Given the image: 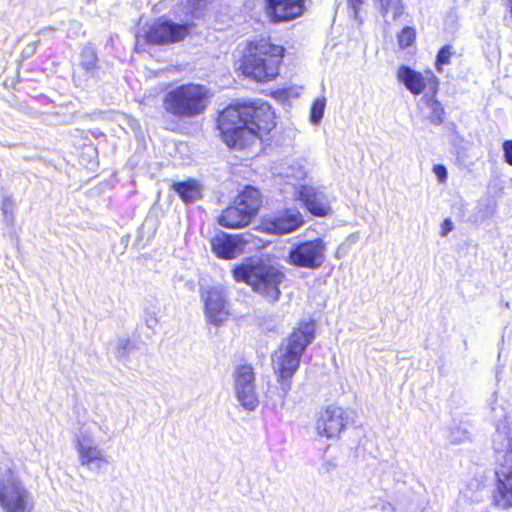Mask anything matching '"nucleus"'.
Segmentation results:
<instances>
[{"label": "nucleus", "mask_w": 512, "mask_h": 512, "mask_svg": "<svg viewBox=\"0 0 512 512\" xmlns=\"http://www.w3.org/2000/svg\"><path fill=\"white\" fill-rule=\"evenodd\" d=\"M275 125V113L266 102L230 105L217 119L223 141L235 149L248 148L262 140Z\"/></svg>", "instance_id": "nucleus-1"}, {"label": "nucleus", "mask_w": 512, "mask_h": 512, "mask_svg": "<svg viewBox=\"0 0 512 512\" xmlns=\"http://www.w3.org/2000/svg\"><path fill=\"white\" fill-rule=\"evenodd\" d=\"M315 326L313 322H302L287 338L273 355L272 362L275 373L278 375L279 387L276 388V398L273 399V389L267 391L274 407L283 406L285 397L291 389V378L297 371L301 357L306 347L313 341Z\"/></svg>", "instance_id": "nucleus-2"}, {"label": "nucleus", "mask_w": 512, "mask_h": 512, "mask_svg": "<svg viewBox=\"0 0 512 512\" xmlns=\"http://www.w3.org/2000/svg\"><path fill=\"white\" fill-rule=\"evenodd\" d=\"M232 274L237 282H245L252 290L269 303L279 301L280 285L285 280L284 272L261 260H249L233 268Z\"/></svg>", "instance_id": "nucleus-3"}, {"label": "nucleus", "mask_w": 512, "mask_h": 512, "mask_svg": "<svg viewBox=\"0 0 512 512\" xmlns=\"http://www.w3.org/2000/svg\"><path fill=\"white\" fill-rule=\"evenodd\" d=\"M284 56V48L272 44L268 39L248 43L242 58V73L257 81L265 82L274 79L279 73V65Z\"/></svg>", "instance_id": "nucleus-4"}, {"label": "nucleus", "mask_w": 512, "mask_h": 512, "mask_svg": "<svg viewBox=\"0 0 512 512\" xmlns=\"http://www.w3.org/2000/svg\"><path fill=\"white\" fill-rule=\"evenodd\" d=\"M493 444L495 452L502 454L504 461L496 471L497 484L493 500L496 506L508 509L512 507V422L506 416L496 424Z\"/></svg>", "instance_id": "nucleus-5"}, {"label": "nucleus", "mask_w": 512, "mask_h": 512, "mask_svg": "<svg viewBox=\"0 0 512 512\" xmlns=\"http://www.w3.org/2000/svg\"><path fill=\"white\" fill-rule=\"evenodd\" d=\"M208 89L199 84H183L169 92L163 99V107L178 118H192L204 112L208 102Z\"/></svg>", "instance_id": "nucleus-6"}, {"label": "nucleus", "mask_w": 512, "mask_h": 512, "mask_svg": "<svg viewBox=\"0 0 512 512\" xmlns=\"http://www.w3.org/2000/svg\"><path fill=\"white\" fill-rule=\"evenodd\" d=\"M260 207V193L247 186L236 198L233 205L224 209L218 217L219 225L228 229L247 226Z\"/></svg>", "instance_id": "nucleus-7"}, {"label": "nucleus", "mask_w": 512, "mask_h": 512, "mask_svg": "<svg viewBox=\"0 0 512 512\" xmlns=\"http://www.w3.org/2000/svg\"><path fill=\"white\" fill-rule=\"evenodd\" d=\"M0 506L4 512H30L33 507L30 492L11 469L0 478Z\"/></svg>", "instance_id": "nucleus-8"}, {"label": "nucleus", "mask_w": 512, "mask_h": 512, "mask_svg": "<svg viewBox=\"0 0 512 512\" xmlns=\"http://www.w3.org/2000/svg\"><path fill=\"white\" fill-rule=\"evenodd\" d=\"M326 249L321 238L298 242L290 247L287 262L299 268L318 269L325 261Z\"/></svg>", "instance_id": "nucleus-9"}, {"label": "nucleus", "mask_w": 512, "mask_h": 512, "mask_svg": "<svg viewBox=\"0 0 512 512\" xmlns=\"http://www.w3.org/2000/svg\"><path fill=\"white\" fill-rule=\"evenodd\" d=\"M234 393L241 407L246 411H254L259 405L256 391L255 373L252 366L243 364L233 372Z\"/></svg>", "instance_id": "nucleus-10"}, {"label": "nucleus", "mask_w": 512, "mask_h": 512, "mask_svg": "<svg viewBox=\"0 0 512 512\" xmlns=\"http://www.w3.org/2000/svg\"><path fill=\"white\" fill-rule=\"evenodd\" d=\"M205 318L214 326L222 325L229 315L227 294L222 286H212L201 290Z\"/></svg>", "instance_id": "nucleus-11"}, {"label": "nucleus", "mask_w": 512, "mask_h": 512, "mask_svg": "<svg viewBox=\"0 0 512 512\" xmlns=\"http://www.w3.org/2000/svg\"><path fill=\"white\" fill-rule=\"evenodd\" d=\"M189 24H179L173 21L160 18L153 22L145 33L148 43L165 45L182 41L190 31Z\"/></svg>", "instance_id": "nucleus-12"}, {"label": "nucleus", "mask_w": 512, "mask_h": 512, "mask_svg": "<svg viewBox=\"0 0 512 512\" xmlns=\"http://www.w3.org/2000/svg\"><path fill=\"white\" fill-rule=\"evenodd\" d=\"M396 78L414 96L422 94L427 87L432 94H436L438 90V78L430 70L424 75L403 64L397 68Z\"/></svg>", "instance_id": "nucleus-13"}, {"label": "nucleus", "mask_w": 512, "mask_h": 512, "mask_svg": "<svg viewBox=\"0 0 512 512\" xmlns=\"http://www.w3.org/2000/svg\"><path fill=\"white\" fill-rule=\"evenodd\" d=\"M348 423V412L342 407L331 405L320 412L316 421V431L319 436L332 439L337 437Z\"/></svg>", "instance_id": "nucleus-14"}, {"label": "nucleus", "mask_w": 512, "mask_h": 512, "mask_svg": "<svg viewBox=\"0 0 512 512\" xmlns=\"http://www.w3.org/2000/svg\"><path fill=\"white\" fill-rule=\"evenodd\" d=\"M295 196L303 203L307 211L314 216L325 217L331 212L327 196L314 187L300 185L295 190Z\"/></svg>", "instance_id": "nucleus-15"}, {"label": "nucleus", "mask_w": 512, "mask_h": 512, "mask_svg": "<svg viewBox=\"0 0 512 512\" xmlns=\"http://www.w3.org/2000/svg\"><path fill=\"white\" fill-rule=\"evenodd\" d=\"M266 10L273 22L290 21L304 13V0H266Z\"/></svg>", "instance_id": "nucleus-16"}, {"label": "nucleus", "mask_w": 512, "mask_h": 512, "mask_svg": "<svg viewBox=\"0 0 512 512\" xmlns=\"http://www.w3.org/2000/svg\"><path fill=\"white\" fill-rule=\"evenodd\" d=\"M304 223L302 214L293 209L285 210L276 216L266 219L265 230L272 234H288L300 228Z\"/></svg>", "instance_id": "nucleus-17"}, {"label": "nucleus", "mask_w": 512, "mask_h": 512, "mask_svg": "<svg viewBox=\"0 0 512 512\" xmlns=\"http://www.w3.org/2000/svg\"><path fill=\"white\" fill-rule=\"evenodd\" d=\"M213 253L221 259H233L240 255L246 242L239 235L221 233L211 239Z\"/></svg>", "instance_id": "nucleus-18"}, {"label": "nucleus", "mask_w": 512, "mask_h": 512, "mask_svg": "<svg viewBox=\"0 0 512 512\" xmlns=\"http://www.w3.org/2000/svg\"><path fill=\"white\" fill-rule=\"evenodd\" d=\"M75 447L79 454L80 463L83 466L108 463L104 451L96 446L89 438L84 436L78 437Z\"/></svg>", "instance_id": "nucleus-19"}, {"label": "nucleus", "mask_w": 512, "mask_h": 512, "mask_svg": "<svg viewBox=\"0 0 512 512\" xmlns=\"http://www.w3.org/2000/svg\"><path fill=\"white\" fill-rule=\"evenodd\" d=\"M172 187L186 204L193 203L201 196L200 186L195 180L174 182Z\"/></svg>", "instance_id": "nucleus-20"}, {"label": "nucleus", "mask_w": 512, "mask_h": 512, "mask_svg": "<svg viewBox=\"0 0 512 512\" xmlns=\"http://www.w3.org/2000/svg\"><path fill=\"white\" fill-rule=\"evenodd\" d=\"M98 58L93 48L85 47L81 52L80 66L85 72L93 76L97 69Z\"/></svg>", "instance_id": "nucleus-21"}, {"label": "nucleus", "mask_w": 512, "mask_h": 512, "mask_svg": "<svg viewBox=\"0 0 512 512\" xmlns=\"http://www.w3.org/2000/svg\"><path fill=\"white\" fill-rule=\"evenodd\" d=\"M380 9L383 16L392 14V19H397L403 14L404 6L401 0H379Z\"/></svg>", "instance_id": "nucleus-22"}, {"label": "nucleus", "mask_w": 512, "mask_h": 512, "mask_svg": "<svg viewBox=\"0 0 512 512\" xmlns=\"http://www.w3.org/2000/svg\"><path fill=\"white\" fill-rule=\"evenodd\" d=\"M433 94L428 100L427 105L431 110L429 119L434 125H440L443 122L444 108L442 104L434 97Z\"/></svg>", "instance_id": "nucleus-23"}, {"label": "nucleus", "mask_w": 512, "mask_h": 512, "mask_svg": "<svg viewBox=\"0 0 512 512\" xmlns=\"http://www.w3.org/2000/svg\"><path fill=\"white\" fill-rule=\"evenodd\" d=\"M326 106V99L324 97L317 98L312 103L311 109H310V121L311 123L317 125L320 123V121L323 118L324 110Z\"/></svg>", "instance_id": "nucleus-24"}, {"label": "nucleus", "mask_w": 512, "mask_h": 512, "mask_svg": "<svg viewBox=\"0 0 512 512\" xmlns=\"http://www.w3.org/2000/svg\"><path fill=\"white\" fill-rule=\"evenodd\" d=\"M453 55V47L449 44L444 45L437 53L435 68L438 72H442L443 66L450 63V59Z\"/></svg>", "instance_id": "nucleus-25"}, {"label": "nucleus", "mask_w": 512, "mask_h": 512, "mask_svg": "<svg viewBox=\"0 0 512 512\" xmlns=\"http://www.w3.org/2000/svg\"><path fill=\"white\" fill-rule=\"evenodd\" d=\"M415 37V29L410 26H406L401 30V32L397 36L398 44L402 49L407 48L414 43Z\"/></svg>", "instance_id": "nucleus-26"}, {"label": "nucleus", "mask_w": 512, "mask_h": 512, "mask_svg": "<svg viewBox=\"0 0 512 512\" xmlns=\"http://www.w3.org/2000/svg\"><path fill=\"white\" fill-rule=\"evenodd\" d=\"M14 201L9 195H4L1 200V211L7 223H12L14 220Z\"/></svg>", "instance_id": "nucleus-27"}, {"label": "nucleus", "mask_w": 512, "mask_h": 512, "mask_svg": "<svg viewBox=\"0 0 512 512\" xmlns=\"http://www.w3.org/2000/svg\"><path fill=\"white\" fill-rule=\"evenodd\" d=\"M285 176L287 179L300 181L305 179L306 171L301 164L295 163L287 169Z\"/></svg>", "instance_id": "nucleus-28"}, {"label": "nucleus", "mask_w": 512, "mask_h": 512, "mask_svg": "<svg viewBox=\"0 0 512 512\" xmlns=\"http://www.w3.org/2000/svg\"><path fill=\"white\" fill-rule=\"evenodd\" d=\"M211 0H187V13L193 17H199V14Z\"/></svg>", "instance_id": "nucleus-29"}, {"label": "nucleus", "mask_w": 512, "mask_h": 512, "mask_svg": "<svg viewBox=\"0 0 512 512\" xmlns=\"http://www.w3.org/2000/svg\"><path fill=\"white\" fill-rule=\"evenodd\" d=\"M132 347V343L128 339H119L117 342V353L118 357L124 358L127 356V353L130 351Z\"/></svg>", "instance_id": "nucleus-30"}, {"label": "nucleus", "mask_w": 512, "mask_h": 512, "mask_svg": "<svg viewBox=\"0 0 512 512\" xmlns=\"http://www.w3.org/2000/svg\"><path fill=\"white\" fill-rule=\"evenodd\" d=\"M433 173L437 177V180L440 183H444L447 180L448 172L444 165L442 164H436L433 166Z\"/></svg>", "instance_id": "nucleus-31"}, {"label": "nucleus", "mask_w": 512, "mask_h": 512, "mask_svg": "<svg viewBox=\"0 0 512 512\" xmlns=\"http://www.w3.org/2000/svg\"><path fill=\"white\" fill-rule=\"evenodd\" d=\"M505 162L512 166V140H505L502 144Z\"/></svg>", "instance_id": "nucleus-32"}, {"label": "nucleus", "mask_w": 512, "mask_h": 512, "mask_svg": "<svg viewBox=\"0 0 512 512\" xmlns=\"http://www.w3.org/2000/svg\"><path fill=\"white\" fill-rule=\"evenodd\" d=\"M453 228H454V225H453V222L451 221V219L446 218L441 225L440 235L442 237H446L453 230Z\"/></svg>", "instance_id": "nucleus-33"}, {"label": "nucleus", "mask_w": 512, "mask_h": 512, "mask_svg": "<svg viewBox=\"0 0 512 512\" xmlns=\"http://www.w3.org/2000/svg\"><path fill=\"white\" fill-rule=\"evenodd\" d=\"M146 325L153 329L158 324V318L156 317V314L154 312H147L145 317Z\"/></svg>", "instance_id": "nucleus-34"}, {"label": "nucleus", "mask_w": 512, "mask_h": 512, "mask_svg": "<svg viewBox=\"0 0 512 512\" xmlns=\"http://www.w3.org/2000/svg\"><path fill=\"white\" fill-rule=\"evenodd\" d=\"M348 4L353 9L354 16L357 17V13L360 5L362 4V0H348Z\"/></svg>", "instance_id": "nucleus-35"}, {"label": "nucleus", "mask_w": 512, "mask_h": 512, "mask_svg": "<svg viewBox=\"0 0 512 512\" xmlns=\"http://www.w3.org/2000/svg\"><path fill=\"white\" fill-rule=\"evenodd\" d=\"M383 512H393L394 508L389 502H384L380 508Z\"/></svg>", "instance_id": "nucleus-36"}, {"label": "nucleus", "mask_w": 512, "mask_h": 512, "mask_svg": "<svg viewBox=\"0 0 512 512\" xmlns=\"http://www.w3.org/2000/svg\"><path fill=\"white\" fill-rule=\"evenodd\" d=\"M53 31H54V28H53V27H45V28H43V29L40 31V33H41L42 35H44V34H46V33H50V32H53Z\"/></svg>", "instance_id": "nucleus-37"}, {"label": "nucleus", "mask_w": 512, "mask_h": 512, "mask_svg": "<svg viewBox=\"0 0 512 512\" xmlns=\"http://www.w3.org/2000/svg\"><path fill=\"white\" fill-rule=\"evenodd\" d=\"M71 25L76 26L78 28L80 27L79 23L76 21L71 22Z\"/></svg>", "instance_id": "nucleus-38"}, {"label": "nucleus", "mask_w": 512, "mask_h": 512, "mask_svg": "<svg viewBox=\"0 0 512 512\" xmlns=\"http://www.w3.org/2000/svg\"><path fill=\"white\" fill-rule=\"evenodd\" d=\"M339 253H340V250L338 249V251L336 252V256H337L338 258L340 257Z\"/></svg>", "instance_id": "nucleus-39"}, {"label": "nucleus", "mask_w": 512, "mask_h": 512, "mask_svg": "<svg viewBox=\"0 0 512 512\" xmlns=\"http://www.w3.org/2000/svg\"><path fill=\"white\" fill-rule=\"evenodd\" d=\"M88 150H89L90 152H94V149H93L92 147H89V148H88Z\"/></svg>", "instance_id": "nucleus-40"}]
</instances>
